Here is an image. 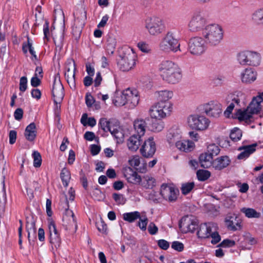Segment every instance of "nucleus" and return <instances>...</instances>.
<instances>
[{"instance_id":"1","label":"nucleus","mask_w":263,"mask_h":263,"mask_svg":"<svg viewBox=\"0 0 263 263\" xmlns=\"http://www.w3.org/2000/svg\"><path fill=\"white\" fill-rule=\"evenodd\" d=\"M161 76L162 79L171 84H176L182 78L181 72L177 64L171 61L165 60L159 66Z\"/></svg>"},{"instance_id":"2","label":"nucleus","mask_w":263,"mask_h":263,"mask_svg":"<svg viewBox=\"0 0 263 263\" xmlns=\"http://www.w3.org/2000/svg\"><path fill=\"white\" fill-rule=\"evenodd\" d=\"M202 34L206 44L211 46H216L221 42L223 32L219 25L212 24L205 26L202 32Z\"/></svg>"},{"instance_id":"3","label":"nucleus","mask_w":263,"mask_h":263,"mask_svg":"<svg viewBox=\"0 0 263 263\" xmlns=\"http://www.w3.org/2000/svg\"><path fill=\"white\" fill-rule=\"evenodd\" d=\"M60 204L65 211L63 217V220L66 229L76 232L78 228L76 218L73 212L69 210V206L67 196L64 193L61 195Z\"/></svg>"},{"instance_id":"4","label":"nucleus","mask_w":263,"mask_h":263,"mask_svg":"<svg viewBox=\"0 0 263 263\" xmlns=\"http://www.w3.org/2000/svg\"><path fill=\"white\" fill-rule=\"evenodd\" d=\"M159 46L160 49L165 52H176L180 50L179 41L171 31L167 32L162 39Z\"/></svg>"},{"instance_id":"5","label":"nucleus","mask_w":263,"mask_h":263,"mask_svg":"<svg viewBox=\"0 0 263 263\" xmlns=\"http://www.w3.org/2000/svg\"><path fill=\"white\" fill-rule=\"evenodd\" d=\"M173 109L171 102H157L153 105L149 110L151 117L162 119L169 116Z\"/></svg>"},{"instance_id":"6","label":"nucleus","mask_w":263,"mask_h":263,"mask_svg":"<svg viewBox=\"0 0 263 263\" xmlns=\"http://www.w3.org/2000/svg\"><path fill=\"white\" fill-rule=\"evenodd\" d=\"M260 54L255 51H244L237 55V60L242 65L258 66L260 62Z\"/></svg>"},{"instance_id":"7","label":"nucleus","mask_w":263,"mask_h":263,"mask_svg":"<svg viewBox=\"0 0 263 263\" xmlns=\"http://www.w3.org/2000/svg\"><path fill=\"white\" fill-rule=\"evenodd\" d=\"M206 42L204 39L199 36L191 38L188 44V50L190 52L195 55L203 53L206 50Z\"/></svg>"},{"instance_id":"8","label":"nucleus","mask_w":263,"mask_h":263,"mask_svg":"<svg viewBox=\"0 0 263 263\" xmlns=\"http://www.w3.org/2000/svg\"><path fill=\"white\" fill-rule=\"evenodd\" d=\"M145 27L153 35H157L162 32L164 29L161 19L157 17L147 18L145 20Z\"/></svg>"},{"instance_id":"9","label":"nucleus","mask_w":263,"mask_h":263,"mask_svg":"<svg viewBox=\"0 0 263 263\" xmlns=\"http://www.w3.org/2000/svg\"><path fill=\"white\" fill-rule=\"evenodd\" d=\"M74 23L72 27V33L76 37H79L86 20V12L83 9L78 10L74 13Z\"/></svg>"},{"instance_id":"10","label":"nucleus","mask_w":263,"mask_h":263,"mask_svg":"<svg viewBox=\"0 0 263 263\" xmlns=\"http://www.w3.org/2000/svg\"><path fill=\"white\" fill-rule=\"evenodd\" d=\"M52 94L56 108H58V104L61 103L64 96V87L61 82L59 73L56 74L54 77Z\"/></svg>"},{"instance_id":"11","label":"nucleus","mask_w":263,"mask_h":263,"mask_svg":"<svg viewBox=\"0 0 263 263\" xmlns=\"http://www.w3.org/2000/svg\"><path fill=\"white\" fill-rule=\"evenodd\" d=\"M207 20L201 13H196L194 14L189 23V29L190 31L196 32L202 31L207 26Z\"/></svg>"},{"instance_id":"12","label":"nucleus","mask_w":263,"mask_h":263,"mask_svg":"<svg viewBox=\"0 0 263 263\" xmlns=\"http://www.w3.org/2000/svg\"><path fill=\"white\" fill-rule=\"evenodd\" d=\"M118 62V66L120 69L123 71H127L130 70L136 64V55L132 50L125 53Z\"/></svg>"},{"instance_id":"13","label":"nucleus","mask_w":263,"mask_h":263,"mask_svg":"<svg viewBox=\"0 0 263 263\" xmlns=\"http://www.w3.org/2000/svg\"><path fill=\"white\" fill-rule=\"evenodd\" d=\"M190 127L192 129L203 130L208 128L210 121L203 116L199 115H191L188 118Z\"/></svg>"},{"instance_id":"14","label":"nucleus","mask_w":263,"mask_h":263,"mask_svg":"<svg viewBox=\"0 0 263 263\" xmlns=\"http://www.w3.org/2000/svg\"><path fill=\"white\" fill-rule=\"evenodd\" d=\"M179 227L183 233H193L198 227V220L186 216L181 219Z\"/></svg>"},{"instance_id":"15","label":"nucleus","mask_w":263,"mask_h":263,"mask_svg":"<svg viewBox=\"0 0 263 263\" xmlns=\"http://www.w3.org/2000/svg\"><path fill=\"white\" fill-rule=\"evenodd\" d=\"M156 144L154 138L151 137L145 140L140 148V153L145 158H152L156 152Z\"/></svg>"},{"instance_id":"16","label":"nucleus","mask_w":263,"mask_h":263,"mask_svg":"<svg viewBox=\"0 0 263 263\" xmlns=\"http://www.w3.org/2000/svg\"><path fill=\"white\" fill-rule=\"evenodd\" d=\"M178 193V190L167 184H163L161 186L160 195L164 199L169 201H175L177 199Z\"/></svg>"},{"instance_id":"17","label":"nucleus","mask_w":263,"mask_h":263,"mask_svg":"<svg viewBox=\"0 0 263 263\" xmlns=\"http://www.w3.org/2000/svg\"><path fill=\"white\" fill-rule=\"evenodd\" d=\"M26 230L28 232V239L30 245H33L36 239L35 221L33 216L26 217Z\"/></svg>"},{"instance_id":"18","label":"nucleus","mask_w":263,"mask_h":263,"mask_svg":"<svg viewBox=\"0 0 263 263\" xmlns=\"http://www.w3.org/2000/svg\"><path fill=\"white\" fill-rule=\"evenodd\" d=\"M221 105L216 102L211 101L204 106V111L210 117L217 118L221 113Z\"/></svg>"},{"instance_id":"19","label":"nucleus","mask_w":263,"mask_h":263,"mask_svg":"<svg viewBox=\"0 0 263 263\" xmlns=\"http://www.w3.org/2000/svg\"><path fill=\"white\" fill-rule=\"evenodd\" d=\"M5 168L3 167L2 175H0V210L4 211L7 203V197L5 185Z\"/></svg>"},{"instance_id":"20","label":"nucleus","mask_w":263,"mask_h":263,"mask_svg":"<svg viewBox=\"0 0 263 263\" xmlns=\"http://www.w3.org/2000/svg\"><path fill=\"white\" fill-rule=\"evenodd\" d=\"M123 174L127 182L134 184H139L141 176L130 167H126L123 171Z\"/></svg>"},{"instance_id":"21","label":"nucleus","mask_w":263,"mask_h":263,"mask_svg":"<svg viewBox=\"0 0 263 263\" xmlns=\"http://www.w3.org/2000/svg\"><path fill=\"white\" fill-rule=\"evenodd\" d=\"M65 78L70 87H75V64H69L65 68Z\"/></svg>"},{"instance_id":"22","label":"nucleus","mask_w":263,"mask_h":263,"mask_svg":"<svg viewBox=\"0 0 263 263\" xmlns=\"http://www.w3.org/2000/svg\"><path fill=\"white\" fill-rule=\"evenodd\" d=\"M147 123L148 129L154 132H159L164 128V122L162 119L147 118Z\"/></svg>"},{"instance_id":"23","label":"nucleus","mask_w":263,"mask_h":263,"mask_svg":"<svg viewBox=\"0 0 263 263\" xmlns=\"http://www.w3.org/2000/svg\"><path fill=\"white\" fill-rule=\"evenodd\" d=\"M238 218L234 214H228L225 218V223L228 229L231 231H236L237 227L240 228Z\"/></svg>"},{"instance_id":"24","label":"nucleus","mask_w":263,"mask_h":263,"mask_svg":"<svg viewBox=\"0 0 263 263\" xmlns=\"http://www.w3.org/2000/svg\"><path fill=\"white\" fill-rule=\"evenodd\" d=\"M256 143L248 145H245L239 147V151L243 150L237 156V159L239 160L245 159L249 157V156L253 153L255 151V147L257 146Z\"/></svg>"},{"instance_id":"25","label":"nucleus","mask_w":263,"mask_h":263,"mask_svg":"<svg viewBox=\"0 0 263 263\" xmlns=\"http://www.w3.org/2000/svg\"><path fill=\"white\" fill-rule=\"evenodd\" d=\"M142 141V137L137 135L131 136L127 142L128 149L131 151L136 152L139 148Z\"/></svg>"},{"instance_id":"26","label":"nucleus","mask_w":263,"mask_h":263,"mask_svg":"<svg viewBox=\"0 0 263 263\" xmlns=\"http://www.w3.org/2000/svg\"><path fill=\"white\" fill-rule=\"evenodd\" d=\"M127 104H129L130 107H135L138 105L139 98L136 90H131L129 88L125 90Z\"/></svg>"},{"instance_id":"27","label":"nucleus","mask_w":263,"mask_h":263,"mask_svg":"<svg viewBox=\"0 0 263 263\" xmlns=\"http://www.w3.org/2000/svg\"><path fill=\"white\" fill-rule=\"evenodd\" d=\"M230 163V160L227 156H221L213 160L212 166L216 170H221L228 166Z\"/></svg>"},{"instance_id":"28","label":"nucleus","mask_w":263,"mask_h":263,"mask_svg":"<svg viewBox=\"0 0 263 263\" xmlns=\"http://www.w3.org/2000/svg\"><path fill=\"white\" fill-rule=\"evenodd\" d=\"M134 126L137 135L142 137L145 133L146 127H147V118L143 119H137L134 121Z\"/></svg>"},{"instance_id":"29","label":"nucleus","mask_w":263,"mask_h":263,"mask_svg":"<svg viewBox=\"0 0 263 263\" xmlns=\"http://www.w3.org/2000/svg\"><path fill=\"white\" fill-rule=\"evenodd\" d=\"M139 184L145 189H153L156 185V180L152 176L146 175L141 177Z\"/></svg>"},{"instance_id":"30","label":"nucleus","mask_w":263,"mask_h":263,"mask_svg":"<svg viewBox=\"0 0 263 263\" xmlns=\"http://www.w3.org/2000/svg\"><path fill=\"white\" fill-rule=\"evenodd\" d=\"M261 99L259 97H254L248 107L251 114H257L261 110Z\"/></svg>"},{"instance_id":"31","label":"nucleus","mask_w":263,"mask_h":263,"mask_svg":"<svg viewBox=\"0 0 263 263\" xmlns=\"http://www.w3.org/2000/svg\"><path fill=\"white\" fill-rule=\"evenodd\" d=\"M256 79V72L252 68H247L241 74V80L244 83H251Z\"/></svg>"},{"instance_id":"32","label":"nucleus","mask_w":263,"mask_h":263,"mask_svg":"<svg viewBox=\"0 0 263 263\" xmlns=\"http://www.w3.org/2000/svg\"><path fill=\"white\" fill-rule=\"evenodd\" d=\"M36 125L34 123H31L25 130L24 135L26 139L29 141H33L36 137Z\"/></svg>"},{"instance_id":"33","label":"nucleus","mask_w":263,"mask_h":263,"mask_svg":"<svg viewBox=\"0 0 263 263\" xmlns=\"http://www.w3.org/2000/svg\"><path fill=\"white\" fill-rule=\"evenodd\" d=\"M199 163L202 167L207 168L212 166L213 158L206 152L201 154L199 158Z\"/></svg>"},{"instance_id":"34","label":"nucleus","mask_w":263,"mask_h":263,"mask_svg":"<svg viewBox=\"0 0 263 263\" xmlns=\"http://www.w3.org/2000/svg\"><path fill=\"white\" fill-rule=\"evenodd\" d=\"M211 228L206 223L200 224L197 231V235L199 238H206L210 237Z\"/></svg>"},{"instance_id":"35","label":"nucleus","mask_w":263,"mask_h":263,"mask_svg":"<svg viewBox=\"0 0 263 263\" xmlns=\"http://www.w3.org/2000/svg\"><path fill=\"white\" fill-rule=\"evenodd\" d=\"M158 95V102H170L169 100L173 96V92L172 91L164 90L156 92Z\"/></svg>"},{"instance_id":"36","label":"nucleus","mask_w":263,"mask_h":263,"mask_svg":"<svg viewBox=\"0 0 263 263\" xmlns=\"http://www.w3.org/2000/svg\"><path fill=\"white\" fill-rule=\"evenodd\" d=\"M116 46V40L114 36L113 35H108L106 45V50L108 54H113Z\"/></svg>"},{"instance_id":"37","label":"nucleus","mask_w":263,"mask_h":263,"mask_svg":"<svg viewBox=\"0 0 263 263\" xmlns=\"http://www.w3.org/2000/svg\"><path fill=\"white\" fill-rule=\"evenodd\" d=\"M241 212L249 218H259L261 217L260 213L252 208H243L241 209Z\"/></svg>"},{"instance_id":"38","label":"nucleus","mask_w":263,"mask_h":263,"mask_svg":"<svg viewBox=\"0 0 263 263\" xmlns=\"http://www.w3.org/2000/svg\"><path fill=\"white\" fill-rule=\"evenodd\" d=\"M252 115L250 112L248 107L244 111L239 109L236 113L237 117L239 121H245L246 122L250 120L252 117Z\"/></svg>"},{"instance_id":"39","label":"nucleus","mask_w":263,"mask_h":263,"mask_svg":"<svg viewBox=\"0 0 263 263\" xmlns=\"http://www.w3.org/2000/svg\"><path fill=\"white\" fill-rule=\"evenodd\" d=\"M123 218L125 221L133 222L137 219L140 218V214L138 211L125 213L123 215Z\"/></svg>"},{"instance_id":"40","label":"nucleus","mask_w":263,"mask_h":263,"mask_svg":"<svg viewBox=\"0 0 263 263\" xmlns=\"http://www.w3.org/2000/svg\"><path fill=\"white\" fill-rule=\"evenodd\" d=\"M176 146L179 150L187 152L191 151L192 148V143H190L189 141H182L178 140L175 143Z\"/></svg>"},{"instance_id":"41","label":"nucleus","mask_w":263,"mask_h":263,"mask_svg":"<svg viewBox=\"0 0 263 263\" xmlns=\"http://www.w3.org/2000/svg\"><path fill=\"white\" fill-rule=\"evenodd\" d=\"M181 136L179 133L176 131L175 132L174 130H170L168 133L167 134V140L170 144H173L178 141Z\"/></svg>"},{"instance_id":"42","label":"nucleus","mask_w":263,"mask_h":263,"mask_svg":"<svg viewBox=\"0 0 263 263\" xmlns=\"http://www.w3.org/2000/svg\"><path fill=\"white\" fill-rule=\"evenodd\" d=\"M125 90L119 96H117L113 100L114 104L117 106H122L127 104V99L125 96Z\"/></svg>"},{"instance_id":"43","label":"nucleus","mask_w":263,"mask_h":263,"mask_svg":"<svg viewBox=\"0 0 263 263\" xmlns=\"http://www.w3.org/2000/svg\"><path fill=\"white\" fill-rule=\"evenodd\" d=\"M60 177L63 185L67 186L70 179V173L68 170L65 167L63 168L61 172Z\"/></svg>"},{"instance_id":"44","label":"nucleus","mask_w":263,"mask_h":263,"mask_svg":"<svg viewBox=\"0 0 263 263\" xmlns=\"http://www.w3.org/2000/svg\"><path fill=\"white\" fill-rule=\"evenodd\" d=\"M252 19L256 23L263 25V8L256 10L253 14Z\"/></svg>"},{"instance_id":"45","label":"nucleus","mask_w":263,"mask_h":263,"mask_svg":"<svg viewBox=\"0 0 263 263\" xmlns=\"http://www.w3.org/2000/svg\"><path fill=\"white\" fill-rule=\"evenodd\" d=\"M228 97L232 99V102L239 104L240 100L244 98V95L241 91H236L233 93H230Z\"/></svg>"},{"instance_id":"46","label":"nucleus","mask_w":263,"mask_h":263,"mask_svg":"<svg viewBox=\"0 0 263 263\" xmlns=\"http://www.w3.org/2000/svg\"><path fill=\"white\" fill-rule=\"evenodd\" d=\"M220 151V149L217 145L215 144H212L208 146L206 153L213 158V156H217L219 154Z\"/></svg>"},{"instance_id":"47","label":"nucleus","mask_w":263,"mask_h":263,"mask_svg":"<svg viewBox=\"0 0 263 263\" xmlns=\"http://www.w3.org/2000/svg\"><path fill=\"white\" fill-rule=\"evenodd\" d=\"M242 137V132L238 128H235L232 130L230 137L234 142L239 141Z\"/></svg>"},{"instance_id":"48","label":"nucleus","mask_w":263,"mask_h":263,"mask_svg":"<svg viewBox=\"0 0 263 263\" xmlns=\"http://www.w3.org/2000/svg\"><path fill=\"white\" fill-rule=\"evenodd\" d=\"M50 242L55 248L59 247L61 244L60 234H49Z\"/></svg>"},{"instance_id":"49","label":"nucleus","mask_w":263,"mask_h":263,"mask_svg":"<svg viewBox=\"0 0 263 263\" xmlns=\"http://www.w3.org/2000/svg\"><path fill=\"white\" fill-rule=\"evenodd\" d=\"M195 184L193 182L183 183L181 187V191L183 195L189 194L194 187Z\"/></svg>"},{"instance_id":"50","label":"nucleus","mask_w":263,"mask_h":263,"mask_svg":"<svg viewBox=\"0 0 263 263\" xmlns=\"http://www.w3.org/2000/svg\"><path fill=\"white\" fill-rule=\"evenodd\" d=\"M32 156L33 158V166L36 168L40 167L42 164V157L40 153L34 151Z\"/></svg>"},{"instance_id":"51","label":"nucleus","mask_w":263,"mask_h":263,"mask_svg":"<svg viewBox=\"0 0 263 263\" xmlns=\"http://www.w3.org/2000/svg\"><path fill=\"white\" fill-rule=\"evenodd\" d=\"M211 176V173L207 170H198L197 172V176L200 181H205Z\"/></svg>"},{"instance_id":"52","label":"nucleus","mask_w":263,"mask_h":263,"mask_svg":"<svg viewBox=\"0 0 263 263\" xmlns=\"http://www.w3.org/2000/svg\"><path fill=\"white\" fill-rule=\"evenodd\" d=\"M99 125L104 132H107L110 130V122L106 118H102L100 119Z\"/></svg>"},{"instance_id":"53","label":"nucleus","mask_w":263,"mask_h":263,"mask_svg":"<svg viewBox=\"0 0 263 263\" xmlns=\"http://www.w3.org/2000/svg\"><path fill=\"white\" fill-rule=\"evenodd\" d=\"M224 77L222 76H217L211 80V83L214 86H221L224 81Z\"/></svg>"},{"instance_id":"54","label":"nucleus","mask_w":263,"mask_h":263,"mask_svg":"<svg viewBox=\"0 0 263 263\" xmlns=\"http://www.w3.org/2000/svg\"><path fill=\"white\" fill-rule=\"evenodd\" d=\"M112 198L118 204H124L125 203L126 199L122 194L114 193L112 194Z\"/></svg>"},{"instance_id":"55","label":"nucleus","mask_w":263,"mask_h":263,"mask_svg":"<svg viewBox=\"0 0 263 263\" xmlns=\"http://www.w3.org/2000/svg\"><path fill=\"white\" fill-rule=\"evenodd\" d=\"M93 197L96 200L100 201L102 200L104 198V195L103 194L102 192L99 189L98 186L96 187L92 193Z\"/></svg>"},{"instance_id":"56","label":"nucleus","mask_w":263,"mask_h":263,"mask_svg":"<svg viewBox=\"0 0 263 263\" xmlns=\"http://www.w3.org/2000/svg\"><path fill=\"white\" fill-rule=\"evenodd\" d=\"M128 162L129 164L134 167L136 170L141 164L140 158L138 156H134L131 159L129 160Z\"/></svg>"},{"instance_id":"57","label":"nucleus","mask_w":263,"mask_h":263,"mask_svg":"<svg viewBox=\"0 0 263 263\" xmlns=\"http://www.w3.org/2000/svg\"><path fill=\"white\" fill-rule=\"evenodd\" d=\"M20 90L22 92H24L27 88V79L26 77H22L20 80L19 84Z\"/></svg>"},{"instance_id":"58","label":"nucleus","mask_w":263,"mask_h":263,"mask_svg":"<svg viewBox=\"0 0 263 263\" xmlns=\"http://www.w3.org/2000/svg\"><path fill=\"white\" fill-rule=\"evenodd\" d=\"M48 229L49 234H58L59 233L57 229L55 224L52 218L48 219Z\"/></svg>"},{"instance_id":"59","label":"nucleus","mask_w":263,"mask_h":263,"mask_svg":"<svg viewBox=\"0 0 263 263\" xmlns=\"http://www.w3.org/2000/svg\"><path fill=\"white\" fill-rule=\"evenodd\" d=\"M235 242L234 240L226 239L223 240L220 244L218 245V247H232L234 246Z\"/></svg>"},{"instance_id":"60","label":"nucleus","mask_w":263,"mask_h":263,"mask_svg":"<svg viewBox=\"0 0 263 263\" xmlns=\"http://www.w3.org/2000/svg\"><path fill=\"white\" fill-rule=\"evenodd\" d=\"M172 249L178 252H182L184 249L183 244L179 241H173L171 246Z\"/></svg>"},{"instance_id":"61","label":"nucleus","mask_w":263,"mask_h":263,"mask_svg":"<svg viewBox=\"0 0 263 263\" xmlns=\"http://www.w3.org/2000/svg\"><path fill=\"white\" fill-rule=\"evenodd\" d=\"M210 237L212 238L211 243L215 245L221 240V237L217 232H211Z\"/></svg>"},{"instance_id":"62","label":"nucleus","mask_w":263,"mask_h":263,"mask_svg":"<svg viewBox=\"0 0 263 263\" xmlns=\"http://www.w3.org/2000/svg\"><path fill=\"white\" fill-rule=\"evenodd\" d=\"M96 226L98 231L102 233H105L107 231V226L104 222L101 221L96 222Z\"/></svg>"},{"instance_id":"63","label":"nucleus","mask_w":263,"mask_h":263,"mask_svg":"<svg viewBox=\"0 0 263 263\" xmlns=\"http://www.w3.org/2000/svg\"><path fill=\"white\" fill-rule=\"evenodd\" d=\"M147 230L151 235H155L158 231V228L154 222H150Z\"/></svg>"},{"instance_id":"64","label":"nucleus","mask_w":263,"mask_h":263,"mask_svg":"<svg viewBox=\"0 0 263 263\" xmlns=\"http://www.w3.org/2000/svg\"><path fill=\"white\" fill-rule=\"evenodd\" d=\"M138 47L143 52L147 53L151 50L149 45L144 42H139Z\"/></svg>"}]
</instances>
